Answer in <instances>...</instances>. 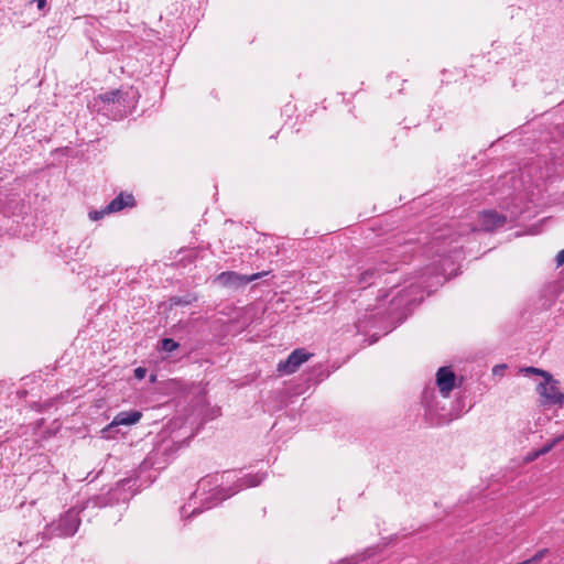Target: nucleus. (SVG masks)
<instances>
[{"instance_id":"nucleus-1","label":"nucleus","mask_w":564,"mask_h":564,"mask_svg":"<svg viewBox=\"0 0 564 564\" xmlns=\"http://www.w3.org/2000/svg\"><path fill=\"white\" fill-rule=\"evenodd\" d=\"M140 94L134 87H123L101 93L94 97L88 107L112 120H122L135 109Z\"/></svg>"},{"instance_id":"nucleus-2","label":"nucleus","mask_w":564,"mask_h":564,"mask_svg":"<svg viewBox=\"0 0 564 564\" xmlns=\"http://www.w3.org/2000/svg\"><path fill=\"white\" fill-rule=\"evenodd\" d=\"M522 372L525 375L541 376L543 378V381H541L536 387V392L540 397L541 405L562 406L564 404V393L560 390V383L550 372L535 367L523 368Z\"/></svg>"},{"instance_id":"nucleus-3","label":"nucleus","mask_w":564,"mask_h":564,"mask_svg":"<svg viewBox=\"0 0 564 564\" xmlns=\"http://www.w3.org/2000/svg\"><path fill=\"white\" fill-rule=\"evenodd\" d=\"M79 524V511L72 508L58 521L48 524L46 529L50 535L72 536L77 532Z\"/></svg>"},{"instance_id":"nucleus-4","label":"nucleus","mask_w":564,"mask_h":564,"mask_svg":"<svg viewBox=\"0 0 564 564\" xmlns=\"http://www.w3.org/2000/svg\"><path fill=\"white\" fill-rule=\"evenodd\" d=\"M543 163H544V161L540 156H538V155L530 156V158L523 159L521 162L517 163L518 173H519L518 175H516V170L511 169L510 171L502 173L499 176H507L508 174H511V176H528V177L536 176V175L552 176V171L549 167V165H545V171H543V166H542Z\"/></svg>"},{"instance_id":"nucleus-5","label":"nucleus","mask_w":564,"mask_h":564,"mask_svg":"<svg viewBox=\"0 0 564 564\" xmlns=\"http://www.w3.org/2000/svg\"><path fill=\"white\" fill-rule=\"evenodd\" d=\"M142 417V413L140 411L133 410V411H122L119 412L113 420L105 426L100 433L101 437L106 440H110L115 437L116 427L120 425H134L137 424Z\"/></svg>"},{"instance_id":"nucleus-6","label":"nucleus","mask_w":564,"mask_h":564,"mask_svg":"<svg viewBox=\"0 0 564 564\" xmlns=\"http://www.w3.org/2000/svg\"><path fill=\"white\" fill-rule=\"evenodd\" d=\"M268 272H258L250 275L239 274L234 271H226L218 274L215 279V281L225 288L229 289H238L240 286H243L252 281H256L264 275H267Z\"/></svg>"},{"instance_id":"nucleus-7","label":"nucleus","mask_w":564,"mask_h":564,"mask_svg":"<svg viewBox=\"0 0 564 564\" xmlns=\"http://www.w3.org/2000/svg\"><path fill=\"white\" fill-rule=\"evenodd\" d=\"M312 355L305 349L297 348L293 350L285 360L278 364L276 370L280 375L294 373Z\"/></svg>"},{"instance_id":"nucleus-8","label":"nucleus","mask_w":564,"mask_h":564,"mask_svg":"<svg viewBox=\"0 0 564 564\" xmlns=\"http://www.w3.org/2000/svg\"><path fill=\"white\" fill-rule=\"evenodd\" d=\"M506 216L494 210H486L479 214V227L485 231H492L505 226Z\"/></svg>"},{"instance_id":"nucleus-9","label":"nucleus","mask_w":564,"mask_h":564,"mask_svg":"<svg viewBox=\"0 0 564 564\" xmlns=\"http://www.w3.org/2000/svg\"><path fill=\"white\" fill-rule=\"evenodd\" d=\"M436 383L444 397H447L455 384V375L448 367H442L436 373Z\"/></svg>"},{"instance_id":"nucleus-10","label":"nucleus","mask_w":564,"mask_h":564,"mask_svg":"<svg viewBox=\"0 0 564 564\" xmlns=\"http://www.w3.org/2000/svg\"><path fill=\"white\" fill-rule=\"evenodd\" d=\"M135 204L132 194L120 193L107 206L106 212L109 214L122 210L126 207H133Z\"/></svg>"},{"instance_id":"nucleus-11","label":"nucleus","mask_w":564,"mask_h":564,"mask_svg":"<svg viewBox=\"0 0 564 564\" xmlns=\"http://www.w3.org/2000/svg\"><path fill=\"white\" fill-rule=\"evenodd\" d=\"M263 479H264L263 474L247 475V476L242 477L241 479H239L237 490H231L230 492L223 495L218 500H224V499L230 497L231 495L236 494L239 489L258 486L263 481Z\"/></svg>"},{"instance_id":"nucleus-12","label":"nucleus","mask_w":564,"mask_h":564,"mask_svg":"<svg viewBox=\"0 0 564 564\" xmlns=\"http://www.w3.org/2000/svg\"><path fill=\"white\" fill-rule=\"evenodd\" d=\"M217 482V479H215V484ZM214 484V478H203L198 481V488L197 491H200L202 495L206 492H212L210 496H208L205 500L208 501L212 498H215L217 495L221 494L225 489L219 488L218 485L215 487H212Z\"/></svg>"},{"instance_id":"nucleus-13","label":"nucleus","mask_w":564,"mask_h":564,"mask_svg":"<svg viewBox=\"0 0 564 564\" xmlns=\"http://www.w3.org/2000/svg\"><path fill=\"white\" fill-rule=\"evenodd\" d=\"M388 272L390 269H376V268H368L365 271L360 273L359 276V284L361 288H366L367 285L372 284L375 276L379 275L380 272Z\"/></svg>"},{"instance_id":"nucleus-14","label":"nucleus","mask_w":564,"mask_h":564,"mask_svg":"<svg viewBox=\"0 0 564 564\" xmlns=\"http://www.w3.org/2000/svg\"><path fill=\"white\" fill-rule=\"evenodd\" d=\"M73 153L74 150L69 147L55 149L51 152V156L53 159L52 164H54L55 161H58L62 164V159H68L69 156L74 158Z\"/></svg>"},{"instance_id":"nucleus-15","label":"nucleus","mask_w":564,"mask_h":564,"mask_svg":"<svg viewBox=\"0 0 564 564\" xmlns=\"http://www.w3.org/2000/svg\"><path fill=\"white\" fill-rule=\"evenodd\" d=\"M178 346H180L178 343H176L172 338H164L161 341V348H162V350H164L166 352H172V351L176 350L178 348Z\"/></svg>"},{"instance_id":"nucleus-16","label":"nucleus","mask_w":564,"mask_h":564,"mask_svg":"<svg viewBox=\"0 0 564 564\" xmlns=\"http://www.w3.org/2000/svg\"><path fill=\"white\" fill-rule=\"evenodd\" d=\"M547 554V549L539 550L532 557L522 561L521 563L525 564H536Z\"/></svg>"},{"instance_id":"nucleus-17","label":"nucleus","mask_w":564,"mask_h":564,"mask_svg":"<svg viewBox=\"0 0 564 564\" xmlns=\"http://www.w3.org/2000/svg\"><path fill=\"white\" fill-rule=\"evenodd\" d=\"M107 214H109V213L106 212V207H105L101 210H95V212L89 213V217L93 220H98V219L102 218Z\"/></svg>"},{"instance_id":"nucleus-18","label":"nucleus","mask_w":564,"mask_h":564,"mask_svg":"<svg viewBox=\"0 0 564 564\" xmlns=\"http://www.w3.org/2000/svg\"><path fill=\"white\" fill-rule=\"evenodd\" d=\"M147 375V369L145 368H142V367H138L135 370H134V377L139 380H142Z\"/></svg>"},{"instance_id":"nucleus-19","label":"nucleus","mask_w":564,"mask_h":564,"mask_svg":"<svg viewBox=\"0 0 564 564\" xmlns=\"http://www.w3.org/2000/svg\"><path fill=\"white\" fill-rule=\"evenodd\" d=\"M555 262L557 268L564 264V249L556 254Z\"/></svg>"},{"instance_id":"nucleus-20","label":"nucleus","mask_w":564,"mask_h":564,"mask_svg":"<svg viewBox=\"0 0 564 564\" xmlns=\"http://www.w3.org/2000/svg\"><path fill=\"white\" fill-rule=\"evenodd\" d=\"M552 448H553V444L547 443L542 448H540L538 451V454L544 455V454L549 453Z\"/></svg>"},{"instance_id":"nucleus-21","label":"nucleus","mask_w":564,"mask_h":564,"mask_svg":"<svg viewBox=\"0 0 564 564\" xmlns=\"http://www.w3.org/2000/svg\"><path fill=\"white\" fill-rule=\"evenodd\" d=\"M32 2L36 3L39 10H44L47 4L46 0H32Z\"/></svg>"},{"instance_id":"nucleus-22","label":"nucleus","mask_w":564,"mask_h":564,"mask_svg":"<svg viewBox=\"0 0 564 564\" xmlns=\"http://www.w3.org/2000/svg\"><path fill=\"white\" fill-rule=\"evenodd\" d=\"M539 456H541V454H538V451L533 452V453H530L527 457V460L531 462L535 458H538Z\"/></svg>"},{"instance_id":"nucleus-23","label":"nucleus","mask_w":564,"mask_h":564,"mask_svg":"<svg viewBox=\"0 0 564 564\" xmlns=\"http://www.w3.org/2000/svg\"><path fill=\"white\" fill-rule=\"evenodd\" d=\"M563 440H564V435H560V436L555 437L554 440H552L550 443L553 444V447H554L557 443H560Z\"/></svg>"},{"instance_id":"nucleus-24","label":"nucleus","mask_w":564,"mask_h":564,"mask_svg":"<svg viewBox=\"0 0 564 564\" xmlns=\"http://www.w3.org/2000/svg\"><path fill=\"white\" fill-rule=\"evenodd\" d=\"M200 512H202V510L194 509V510L192 511V514H196V513H200Z\"/></svg>"},{"instance_id":"nucleus-25","label":"nucleus","mask_w":564,"mask_h":564,"mask_svg":"<svg viewBox=\"0 0 564 564\" xmlns=\"http://www.w3.org/2000/svg\"><path fill=\"white\" fill-rule=\"evenodd\" d=\"M214 505H215V503L208 502V505H207V507H206V508L208 509V508L213 507Z\"/></svg>"},{"instance_id":"nucleus-26","label":"nucleus","mask_w":564,"mask_h":564,"mask_svg":"<svg viewBox=\"0 0 564 564\" xmlns=\"http://www.w3.org/2000/svg\"><path fill=\"white\" fill-rule=\"evenodd\" d=\"M225 476L229 477V474L221 475V478H225Z\"/></svg>"},{"instance_id":"nucleus-27","label":"nucleus","mask_w":564,"mask_h":564,"mask_svg":"<svg viewBox=\"0 0 564 564\" xmlns=\"http://www.w3.org/2000/svg\"><path fill=\"white\" fill-rule=\"evenodd\" d=\"M341 564H350V563H348V562H347V563H346V562H343Z\"/></svg>"}]
</instances>
